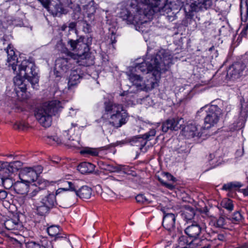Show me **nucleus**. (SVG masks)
<instances>
[{
    "label": "nucleus",
    "instance_id": "f257e3e1",
    "mask_svg": "<svg viewBox=\"0 0 248 248\" xmlns=\"http://www.w3.org/2000/svg\"><path fill=\"white\" fill-rule=\"evenodd\" d=\"M172 59L169 50L160 49L155 55L148 56L144 62L130 68L126 75L138 90L152 89L157 86L161 74L172 63Z\"/></svg>",
    "mask_w": 248,
    "mask_h": 248
},
{
    "label": "nucleus",
    "instance_id": "f03ea898",
    "mask_svg": "<svg viewBox=\"0 0 248 248\" xmlns=\"http://www.w3.org/2000/svg\"><path fill=\"white\" fill-rule=\"evenodd\" d=\"M181 8L180 2L164 3L161 0H144L137 3L134 0L131 3L129 11H126V14L121 16L134 24L136 30L145 34L150 31V21L154 15L167 14L168 19L173 21Z\"/></svg>",
    "mask_w": 248,
    "mask_h": 248
},
{
    "label": "nucleus",
    "instance_id": "7ed1b4c3",
    "mask_svg": "<svg viewBox=\"0 0 248 248\" xmlns=\"http://www.w3.org/2000/svg\"><path fill=\"white\" fill-rule=\"evenodd\" d=\"M6 51L7 54V64L11 67L14 73L16 75L14 82L17 96L19 99H26L27 96L25 79L31 83L33 88H36L39 81L37 68L31 59L19 61L12 45L8 46Z\"/></svg>",
    "mask_w": 248,
    "mask_h": 248
},
{
    "label": "nucleus",
    "instance_id": "20e7f679",
    "mask_svg": "<svg viewBox=\"0 0 248 248\" xmlns=\"http://www.w3.org/2000/svg\"><path fill=\"white\" fill-rule=\"evenodd\" d=\"M71 49L76 53H72L67 50L68 55L70 58H59L56 60L55 70L60 73H65L72 67V63L77 60V62L86 60L89 54L87 44L83 42L81 38L77 40H70L68 42Z\"/></svg>",
    "mask_w": 248,
    "mask_h": 248
},
{
    "label": "nucleus",
    "instance_id": "39448f33",
    "mask_svg": "<svg viewBox=\"0 0 248 248\" xmlns=\"http://www.w3.org/2000/svg\"><path fill=\"white\" fill-rule=\"evenodd\" d=\"M102 118L107 120L110 124L117 128L127 123L129 115L123 105L108 101L104 103Z\"/></svg>",
    "mask_w": 248,
    "mask_h": 248
},
{
    "label": "nucleus",
    "instance_id": "423d86ee",
    "mask_svg": "<svg viewBox=\"0 0 248 248\" xmlns=\"http://www.w3.org/2000/svg\"><path fill=\"white\" fill-rule=\"evenodd\" d=\"M62 107V103L57 100L45 103L36 110L35 114L36 119L42 126L48 127L51 124L52 115Z\"/></svg>",
    "mask_w": 248,
    "mask_h": 248
},
{
    "label": "nucleus",
    "instance_id": "0eeeda50",
    "mask_svg": "<svg viewBox=\"0 0 248 248\" xmlns=\"http://www.w3.org/2000/svg\"><path fill=\"white\" fill-rule=\"evenodd\" d=\"M217 0H186L184 9L187 18H191L194 13L213 7Z\"/></svg>",
    "mask_w": 248,
    "mask_h": 248
},
{
    "label": "nucleus",
    "instance_id": "6e6552de",
    "mask_svg": "<svg viewBox=\"0 0 248 248\" xmlns=\"http://www.w3.org/2000/svg\"><path fill=\"white\" fill-rule=\"evenodd\" d=\"M205 111L206 115L204 118V125L206 128H210L217 125L221 115V110L216 105H206L198 111L197 114Z\"/></svg>",
    "mask_w": 248,
    "mask_h": 248
},
{
    "label": "nucleus",
    "instance_id": "1a4fd4ad",
    "mask_svg": "<svg viewBox=\"0 0 248 248\" xmlns=\"http://www.w3.org/2000/svg\"><path fill=\"white\" fill-rule=\"evenodd\" d=\"M56 204V197L54 194L50 193L42 196L36 204L37 213L40 216L46 215Z\"/></svg>",
    "mask_w": 248,
    "mask_h": 248
},
{
    "label": "nucleus",
    "instance_id": "9d476101",
    "mask_svg": "<svg viewBox=\"0 0 248 248\" xmlns=\"http://www.w3.org/2000/svg\"><path fill=\"white\" fill-rule=\"evenodd\" d=\"M64 186H66L65 187L60 188L57 189L56 193V195L59 194L63 191L70 190L75 191L76 195L82 199H88L91 197L92 189L87 186H83L78 190H77L78 186H76L71 182H64Z\"/></svg>",
    "mask_w": 248,
    "mask_h": 248
},
{
    "label": "nucleus",
    "instance_id": "9b49d317",
    "mask_svg": "<svg viewBox=\"0 0 248 248\" xmlns=\"http://www.w3.org/2000/svg\"><path fill=\"white\" fill-rule=\"evenodd\" d=\"M204 224L201 226L198 224H193L188 226L185 229V231L186 233L188 235L189 237L194 238V239L190 242L188 244H186V248H196V247L200 245L199 243L201 242V240L198 238L197 237L204 228Z\"/></svg>",
    "mask_w": 248,
    "mask_h": 248
},
{
    "label": "nucleus",
    "instance_id": "f8f14e48",
    "mask_svg": "<svg viewBox=\"0 0 248 248\" xmlns=\"http://www.w3.org/2000/svg\"><path fill=\"white\" fill-rule=\"evenodd\" d=\"M74 132L75 129L71 127L63 132L62 137L59 138L57 135L47 136L46 138V141L48 144L52 145L62 143L70 144L69 141L74 140Z\"/></svg>",
    "mask_w": 248,
    "mask_h": 248
},
{
    "label": "nucleus",
    "instance_id": "ddd939ff",
    "mask_svg": "<svg viewBox=\"0 0 248 248\" xmlns=\"http://www.w3.org/2000/svg\"><path fill=\"white\" fill-rule=\"evenodd\" d=\"M37 168V170L30 167L22 169L18 174L19 180L30 184L34 182L37 179L38 174L42 171L41 167H38Z\"/></svg>",
    "mask_w": 248,
    "mask_h": 248
},
{
    "label": "nucleus",
    "instance_id": "4468645a",
    "mask_svg": "<svg viewBox=\"0 0 248 248\" xmlns=\"http://www.w3.org/2000/svg\"><path fill=\"white\" fill-rule=\"evenodd\" d=\"M21 166L20 161H14L8 164L7 162H0V175L2 182L9 176L10 173L18 170V168Z\"/></svg>",
    "mask_w": 248,
    "mask_h": 248
},
{
    "label": "nucleus",
    "instance_id": "2eb2a0df",
    "mask_svg": "<svg viewBox=\"0 0 248 248\" xmlns=\"http://www.w3.org/2000/svg\"><path fill=\"white\" fill-rule=\"evenodd\" d=\"M241 108L240 112V120L236 123H233L230 127V130H236L241 129L245 125V123L248 115V101L241 100Z\"/></svg>",
    "mask_w": 248,
    "mask_h": 248
},
{
    "label": "nucleus",
    "instance_id": "dca6fc26",
    "mask_svg": "<svg viewBox=\"0 0 248 248\" xmlns=\"http://www.w3.org/2000/svg\"><path fill=\"white\" fill-rule=\"evenodd\" d=\"M42 5L54 16L67 13L59 0H49Z\"/></svg>",
    "mask_w": 248,
    "mask_h": 248
},
{
    "label": "nucleus",
    "instance_id": "f3484780",
    "mask_svg": "<svg viewBox=\"0 0 248 248\" xmlns=\"http://www.w3.org/2000/svg\"><path fill=\"white\" fill-rule=\"evenodd\" d=\"M155 129H151L148 133L143 135L142 137L139 136L132 138L130 140V143L131 145L140 147V149H141L146 145L147 140H151V138L155 136Z\"/></svg>",
    "mask_w": 248,
    "mask_h": 248
},
{
    "label": "nucleus",
    "instance_id": "a211bd4d",
    "mask_svg": "<svg viewBox=\"0 0 248 248\" xmlns=\"http://www.w3.org/2000/svg\"><path fill=\"white\" fill-rule=\"evenodd\" d=\"M3 224L6 229L16 234H18L19 231H22L23 228L22 223L15 216L12 218H6Z\"/></svg>",
    "mask_w": 248,
    "mask_h": 248
},
{
    "label": "nucleus",
    "instance_id": "6ab92c4d",
    "mask_svg": "<svg viewBox=\"0 0 248 248\" xmlns=\"http://www.w3.org/2000/svg\"><path fill=\"white\" fill-rule=\"evenodd\" d=\"M245 65L241 63H235L230 66L227 70V78L230 80H235L242 75Z\"/></svg>",
    "mask_w": 248,
    "mask_h": 248
},
{
    "label": "nucleus",
    "instance_id": "aec40b11",
    "mask_svg": "<svg viewBox=\"0 0 248 248\" xmlns=\"http://www.w3.org/2000/svg\"><path fill=\"white\" fill-rule=\"evenodd\" d=\"M184 121L183 119H171L166 121L162 124V130L163 132H167L168 130H178L182 127Z\"/></svg>",
    "mask_w": 248,
    "mask_h": 248
},
{
    "label": "nucleus",
    "instance_id": "412c9836",
    "mask_svg": "<svg viewBox=\"0 0 248 248\" xmlns=\"http://www.w3.org/2000/svg\"><path fill=\"white\" fill-rule=\"evenodd\" d=\"M185 132L189 137H201L202 136L201 130L202 127L201 125L196 124L195 123L189 124L183 128Z\"/></svg>",
    "mask_w": 248,
    "mask_h": 248
},
{
    "label": "nucleus",
    "instance_id": "4be33fe9",
    "mask_svg": "<svg viewBox=\"0 0 248 248\" xmlns=\"http://www.w3.org/2000/svg\"><path fill=\"white\" fill-rule=\"evenodd\" d=\"M81 78V73L79 68L72 70L68 78V89H71L72 87L77 85L79 83Z\"/></svg>",
    "mask_w": 248,
    "mask_h": 248
},
{
    "label": "nucleus",
    "instance_id": "5701e85b",
    "mask_svg": "<svg viewBox=\"0 0 248 248\" xmlns=\"http://www.w3.org/2000/svg\"><path fill=\"white\" fill-rule=\"evenodd\" d=\"M175 216L172 213H164L162 224L168 231H171L175 227Z\"/></svg>",
    "mask_w": 248,
    "mask_h": 248
},
{
    "label": "nucleus",
    "instance_id": "b1692460",
    "mask_svg": "<svg viewBox=\"0 0 248 248\" xmlns=\"http://www.w3.org/2000/svg\"><path fill=\"white\" fill-rule=\"evenodd\" d=\"M30 183L19 180L16 182L13 185L15 191L20 194H24L28 192Z\"/></svg>",
    "mask_w": 248,
    "mask_h": 248
},
{
    "label": "nucleus",
    "instance_id": "393cba45",
    "mask_svg": "<svg viewBox=\"0 0 248 248\" xmlns=\"http://www.w3.org/2000/svg\"><path fill=\"white\" fill-rule=\"evenodd\" d=\"M94 168V165L86 162H82L78 166V170L82 174L91 173L93 171Z\"/></svg>",
    "mask_w": 248,
    "mask_h": 248
},
{
    "label": "nucleus",
    "instance_id": "a878e982",
    "mask_svg": "<svg viewBox=\"0 0 248 248\" xmlns=\"http://www.w3.org/2000/svg\"><path fill=\"white\" fill-rule=\"evenodd\" d=\"M60 231L59 226L56 225H52L47 229L48 234L51 236L55 237L56 240L63 238L60 236Z\"/></svg>",
    "mask_w": 248,
    "mask_h": 248
},
{
    "label": "nucleus",
    "instance_id": "bb28decb",
    "mask_svg": "<svg viewBox=\"0 0 248 248\" xmlns=\"http://www.w3.org/2000/svg\"><path fill=\"white\" fill-rule=\"evenodd\" d=\"M243 186V185L239 182H231L223 185L222 189L226 191L235 190Z\"/></svg>",
    "mask_w": 248,
    "mask_h": 248
},
{
    "label": "nucleus",
    "instance_id": "cd10ccee",
    "mask_svg": "<svg viewBox=\"0 0 248 248\" xmlns=\"http://www.w3.org/2000/svg\"><path fill=\"white\" fill-rule=\"evenodd\" d=\"M222 206L229 211H232L233 209L232 201L229 199H223L221 203Z\"/></svg>",
    "mask_w": 248,
    "mask_h": 248
},
{
    "label": "nucleus",
    "instance_id": "c85d7f7f",
    "mask_svg": "<svg viewBox=\"0 0 248 248\" xmlns=\"http://www.w3.org/2000/svg\"><path fill=\"white\" fill-rule=\"evenodd\" d=\"M81 154L90 155L92 156H97L98 152L96 149L86 147L80 151Z\"/></svg>",
    "mask_w": 248,
    "mask_h": 248
},
{
    "label": "nucleus",
    "instance_id": "c756f323",
    "mask_svg": "<svg viewBox=\"0 0 248 248\" xmlns=\"http://www.w3.org/2000/svg\"><path fill=\"white\" fill-rule=\"evenodd\" d=\"M28 127V124L25 122H17L14 125V128L19 130H24Z\"/></svg>",
    "mask_w": 248,
    "mask_h": 248
},
{
    "label": "nucleus",
    "instance_id": "7c9ffc66",
    "mask_svg": "<svg viewBox=\"0 0 248 248\" xmlns=\"http://www.w3.org/2000/svg\"><path fill=\"white\" fill-rule=\"evenodd\" d=\"M136 200L138 202L141 203H149L151 201L144 195L139 194L136 197Z\"/></svg>",
    "mask_w": 248,
    "mask_h": 248
},
{
    "label": "nucleus",
    "instance_id": "2f4dec72",
    "mask_svg": "<svg viewBox=\"0 0 248 248\" xmlns=\"http://www.w3.org/2000/svg\"><path fill=\"white\" fill-rule=\"evenodd\" d=\"M242 219V216L239 212H235L231 217V220L232 222L236 223Z\"/></svg>",
    "mask_w": 248,
    "mask_h": 248
},
{
    "label": "nucleus",
    "instance_id": "473e14b6",
    "mask_svg": "<svg viewBox=\"0 0 248 248\" xmlns=\"http://www.w3.org/2000/svg\"><path fill=\"white\" fill-rule=\"evenodd\" d=\"M26 248H41V247L38 243L33 241H31L26 243Z\"/></svg>",
    "mask_w": 248,
    "mask_h": 248
},
{
    "label": "nucleus",
    "instance_id": "72a5a7b5",
    "mask_svg": "<svg viewBox=\"0 0 248 248\" xmlns=\"http://www.w3.org/2000/svg\"><path fill=\"white\" fill-rule=\"evenodd\" d=\"M225 220L224 217H219L216 221V226L219 228L223 227L225 225Z\"/></svg>",
    "mask_w": 248,
    "mask_h": 248
},
{
    "label": "nucleus",
    "instance_id": "f704fd0d",
    "mask_svg": "<svg viewBox=\"0 0 248 248\" xmlns=\"http://www.w3.org/2000/svg\"><path fill=\"white\" fill-rule=\"evenodd\" d=\"M241 20L243 22H246L248 19V7H247L246 11L243 12L242 10L241 11Z\"/></svg>",
    "mask_w": 248,
    "mask_h": 248
},
{
    "label": "nucleus",
    "instance_id": "c9c22d12",
    "mask_svg": "<svg viewBox=\"0 0 248 248\" xmlns=\"http://www.w3.org/2000/svg\"><path fill=\"white\" fill-rule=\"evenodd\" d=\"M159 181L163 186L170 190H172L174 188V186L171 183H166L160 178L159 179Z\"/></svg>",
    "mask_w": 248,
    "mask_h": 248
},
{
    "label": "nucleus",
    "instance_id": "e433bc0d",
    "mask_svg": "<svg viewBox=\"0 0 248 248\" xmlns=\"http://www.w3.org/2000/svg\"><path fill=\"white\" fill-rule=\"evenodd\" d=\"M78 111V109L74 107H71L69 109V115L72 117H74L77 115Z\"/></svg>",
    "mask_w": 248,
    "mask_h": 248
},
{
    "label": "nucleus",
    "instance_id": "4c0bfd02",
    "mask_svg": "<svg viewBox=\"0 0 248 248\" xmlns=\"http://www.w3.org/2000/svg\"><path fill=\"white\" fill-rule=\"evenodd\" d=\"M185 213L189 214V216L187 218L188 219H190L194 216L195 211L193 208L189 207L186 210Z\"/></svg>",
    "mask_w": 248,
    "mask_h": 248
},
{
    "label": "nucleus",
    "instance_id": "58836bf2",
    "mask_svg": "<svg viewBox=\"0 0 248 248\" xmlns=\"http://www.w3.org/2000/svg\"><path fill=\"white\" fill-rule=\"evenodd\" d=\"M165 176L168 180L171 181L173 182H175L176 180V178L169 173H165Z\"/></svg>",
    "mask_w": 248,
    "mask_h": 248
},
{
    "label": "nucleus",
    "instance_id": "ea45409f",
    "mask_svg": "<svg viewBox=\"0 0 248 248\" xmlns=\"http://www.w3.org/2000/svg\"><path fill=\"white\" fill-rule=\"evenodd\" d=\"M7 196V193L6 191L4 190H0V200H3Z\"/></svg>",
    "mask_w": 248,
    "mask_h": 248
},
{
    "label": "nucleus",
    "instance_id": "a19ab883",
    "mask_svg": "<svg viewBox=\"0 0 248 248\" xmlns=\"http://www.w3.org/2000/svg\"><path fill=\"white\" fill-rule=\"evenodd\" d=\"M38 193V190L37 188H36L35 189H33V191L28 194V196L29 197L32 198L34 196H35L37 193Z\"/></svg>",
    "mask_w": 248,
    "mask_h": 248
},
{
    "label": "nucleus",
    "instance_id": "79ce46f5",
    "mask_svg": "<svg viewBox=\"0 0 248 248\" xmlns=\"http://www.w3.org/2000/svg\"><path fill=\"white\" fill-rule=\"evenodd\" d=\"M209 161L210 162H212L213 161L212 164H213L214 162L217 160V159L215 158V155L214 154H211L209 155Z\"/></svg>",
    "mask_w": 248,
    "mask_h": 248
},
{
    "label": "nucleus",
    "instance_id": "37998d69",
    "mask_svg": "<svg viewBox=\"0 0 248 248\" xmlns=\"http://www.w3.org/2000/svg\"><path fill=\"white\" fill-rule=\"evenodd\" d=\"M75 27H76L75 23L72 22L69 24L68 28H69L70 30H73L75 29Z\"/></svg>",
    "mask_w": 248,
    "mask_h": 248
},
{
    "label": "nucleus",
    "instance_id": "c03bdc74",
    "mask_svg": "<svg viewBox=\"0 0 248 248\" xmlns=\"http://www.w3.org/2000/svg\"><path fill=\"white\" fill-rule=\"evenodd\" d=\"M119 169H120V168L119 167H111V169L110 170L111 171H116L118 170Z\"/></svg>",
    "mask_w": 248,
    "mask_h": 248
},
{
    "label": "nucleus",
    "instance_id": "a18cd8bd",
    "mask_svg": "<svg viewBox=\"0 0 248 248\" xmlns=\"http://www.w3.org/2000/svg\"><path fill=\"white\" fill-rule=\"evenodd\" d=\"M217 239L220 241H223L224 239V236L222 234L217 235Z\"/></svg>",
    "mask_w": 248,
    "mask_h": 248
},
{
    "label": "nucleus",
    "instance_id": "49530a36",
    "mask_svg": "<svg viewBox=\"0 0 248 248\" xmlns=\"http://www.w3.org/2000/svg\"><path fill=\"white\" fill-rule=\"evenodd\" d=\"M11 24H12V25H15V26H17V25H18V24H16V21H15V20L12 21Z\"/></svg>",
    "mask_w": 248,
    "mask_h": 248
},
{
    "label": "nucleus",
    "instance_id": "de8ad7c7",
    "mask_svg": "<svg viewBox=\"0 0 248 248\" xmlns=\"http://www.w3.org/2000/svg\"><path fill=\"white\" fill-rule=\"evenodd\" d=\"M87 31H89L90 30V26H89L88 24H87Z\"/></svg>",
    "mask_w": 248,
    "mask_h": 248
},
{
    "label": "nucleus",
    "instance_id": "09e8293b",
    "mask_svg": "<svg viewBox=\"0 0 248 248\" xmlns=\"http://www.w3.org/2000/svg\"><path fill=\"white\" fill-rule=\"evenodd\" d=\"M180 239H181V240H180V242L179 243V246H180V245H182V244H181V241H182V240H184V237H182V238H180Z\"/></svg>",
    "mask_w": 248,
    "mask_h": 248
},
{
    "label": "nucleus",
    "instance_id": "8fccbe9b",
    "mask_svg": "<svg viewBox=\"0 0 248 248\" xmlns=\"http://www.w3.org/2000/svg\"><path fill=\"white\" fill-rule=\"evenodd\" d=\"M111 40H112V42H111V43H112V44H114V43H115L116 42V41L115 39H114L113 40H112V38H111Z\"/></svg>",
    "mask_w": 248,
    "mask_h": 248
},
{
    "label": "nucleus",
    "instance_id": "3c124183",
    "mask_svg": "<svg viewBox=\"0 0 248 248\" xmlns=\"http://www.w3.org/2000/svg\"><path fill=\"white\" fill-rule=\"evenodd\" d=\"M70 144V145H71V146H77L76 144H75V143H71V144Z\"/></svg>",
    "mask_w": 248,
    "mask_h": 248
},
{
    "label": "nucleus",
    "instance_id": "603ef678",
    "mask_svg": "<svg viewBox=\"0 0 248 248\" xmlns=\"http://www.w3.org/2000/svg\"><path fill=\"white\" fill-rule=\"evenodd\" d=\"M81 64L86 65H87V64L86 63V62H84L81 63Z\"/></svg>",
    "mask_w": 248,
    "mask_h": 248
},
{
    "label": "nucleus",
    "instance_id": "864d4df0",
    "mask_svg": "<svg viewBox=\"0 0 248 248\" xmlns=\"http://www.w3.org/2000/svg\"><path fill=\"white\" fill-rule=\"evenodd\" d=\"M72 126H74V127H75V126H76V124H72Z\"/></svg>",
    "mask_w": 248,
    "mask_h": 248
},
{
    "label": "nucleus",
    "instance_id": "5fc2aeb1",
    "mask_svg": "<svg viewBox=\"0 0 248 248\" xmlns=\"http://www.w3.org/2000/svg\"><path fill=\"white\" fill-rule=\"evenodd\" d=\"M144 38L145 41H147V38H146L145 36H144Z\"/></svg>",
    "mask_w": 248,
    "mask_h": 248
},
{
    "label": "nucleus",
    "instance_id": "6e6d98bb",
    "mask_svg": "<svg viewBox=\"0 0 248 248\" xmlns=\"http://www.w3.org/2000/svg\"><path fill=\"white\" fill-rule=\"evenodd\" d=\"M41 248H46V247H41Z\"/></svg>",
    "mask_w": 248,
    "mask_h": 248
},
{
    "label": "nucleus",
    "instance_id": "4d7b16f0",
    "mask_svg": "<svg viewBox=\"0 0 248 248\" xmlns=\"http://www.w3.org/2000/svg\"><path fill=\"white\" fill-rule=\"evenodd\" d=\"M130 105V103H129V102H128V103H127V105H128V106H129V105Z\"/></svg>",
    "mask_w": 248,
    "mask_h": 248
}]
</instances>
